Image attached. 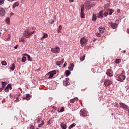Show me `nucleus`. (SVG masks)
Here are the masks:
<instances>
[{
  "label": "nucleus",
  "mask_w": 129,
  "mask_h": 129,
  "mask_svg": "<svg viewBox=\"0 0 129 129\" xmlns=\"http://www.w3.org/2000/svg\"><path fill=\"white\" fill-rule=\"evenodd\" d=\"M35 32L36 31H31V30L30 29H26L23 34V36L25 38H30L31 35H33V34L35 33Z\"/></svg>",
  "instance_id": "nucleus-1"
},
{
  "label": "nucleus",
  "mask_w": 129,
  "mask_h": 129,
  "mask_svg": "<svg viewBox=\"0 0 129 129\" xmlns=\"http://www.w3.org/2000/svg\"><path fill=\"white\" fill-rule=\"evenodd\" d=\"M117 80L122 82L124 79H125V75H124L123 73H121L120 75H117L116 76Z\"/></svg>",
  "instance_id": "nucleus-2"
},
{
  "label": "nucleus",
  "mask_w": 129,
  "mask_h": 129,
  "mask_svg": "<svg viewBox=\"0 0 129 129\" xmlns=\"http://www.w3.org/2000/svg\"><path fill=\"white\" fill-rule=\"evenodd\" d=\"M117 24H118V21L116 20L115 23L112 22H108V25L110 26L112 29H116L117 28Z\"/></svg>",
  "instance_id": "nucleus-3"
},
{
  "label": "nucleus",
  "mask_w": 129,
  "mask_h": 129,
  "mask_svg": "<svg viewBox=\"0 0 129 129\" xmlns=\"http://www.w3.org/2000/svg\"><path fill=\"white\" fill-rule=\"evenodd\" d=\"M87 114H88V112L87 111L82 109L80 111V116H82L83 117H85V116H87Z\"/></svg>",
  "instance_id": "nucleus-4"
},
{
  "label": "nucleus",
  "mask_w": 129,
  "mask_h": 129,
  "mask_svg": "<svg viewBox=\"0 0 129 129\" xmlns=\"http://www.w3.org/2000/svg\"><path fill=\"white\" fill-rule=\"evenodd\" d=\"M57 72L55 70L49 72L47 74V75L49 76L48 79H50L51 78H53L54 77V75L56 74Z\"/></svg>",
  "instance_id": "nucleus-5"
},
{
  "label": "nucleus",
  "mask_w": 129,
  "mask_h": 129,
  "mask_svg": "<svg viewBox=\"0 0 129 129\" xmlns=\"http://www.w3.org/2000/svg\"><path fill=\"white\" fill-rule=\"evenodd\" d=\"M51 51L52 53H56L57 54H59V53H60V48H59L58 46H56L54 48H51Z\"/></svg>",
  "instance_id": "nucleus-6"
},
{
  "label": "nucleus",
  "mask_w": 129,
  "mask_h": 129,
  "mask_svg": "<svg viewBox=\"0 0 129 129\" xmlns=\"http://www.w3.org/2000/svg\"><path fill=\"white\" fill-rule=\"evenodd\" d=\"M106 74L109 77H112L113 76V71H112V70L109 69L106 71Z\"/></svg>",
  "instance_id": "nucleus-7"
},
{
  "label": "nucleus",
  "mask_w": 129,
  "mask_h": 129,
  "mask_svg": "<svg viewBox=\"0 0 129 129\" xmlns=\"http://www.w3.org/2000/svg\"><path fill=\"white\" fill-rule=\"evenodd\" d=\"M104 84V85L107 87L108 86H109V85L112 84V81L111 80L106 79L105 80Z\"/></svg>",
  "instance_id": "nucleus-8"
},
{
  "label": "nucleus",
  "mask_w": 129,
  "mask_h": 129,
  "mask_svg": "<svg viewBox=\"0 0 129 129\" xmlns=\"http://www.w3.org/2000/svg\"><path fill=\"white\" fill-rule=\"evenodd\" d=\"M86 43H87V39L85 37H84L81 39L80 44L82 46H84Z\"/></svg>",
  "instance_id": "nucleus-9"
},
{
  "label": "nucleus",
  "mask_w": 129,
  "mask_h": 129,
  "mask_svg": "<svg viewBox=\"0 0 129 129\" xmlns=\"http://www.w3.org/2000/svg\"><path fill=\"white\" fill-rule=\"evenodd\" d=\"M81 18H85V14H84V6L81 8Z\"/></svg>",
  "instance_id": "nucleus-10"
},
{
  "label": "nucleus",
  "mask_w": 129,
  "mask_h": 129,
  "mask_svg": "<svg viewBox=\"0 0 129 129\" xmlns=\"http://www.w3.org/2000/svg\"><path fill=\"white\" fill-rule=\"evenodd\" d=\"M119 107H121V108H122L123 109L126 110L128 107L127 105H125V104L123 103L120 102L119 103Z\"/></svg>",
  "instance_id": "nucleus-11"
},
{
  "label": "nucleus",
  "mask_w": 129,
  "mask_h": 129,
  "mask_svg": "<svg viewBox=\"0 0 129 129\" xmlns=\"http://www.w3.org/2000/svg\"><path fill=\"white\" fill-rule=\"evenodd\" d=\"M85 8L86 10H90L92 8V4H90V2H87L85 4Z\"/></svg>",
  "instance_id": "nucleus-12"
},
{
  "label": "nucleus",
  "mask_w": 129,
  "mask_h": 129,
  "mask_svg": "<svg viewBox=\"0 0 129 129\" xmlns=\"http://www.w3.org/2000/svg\"><path fill=\"white\" fill-rule=\"evenodd\" d=\"M97 18L98 19H101L103 18V11H100L98 14H97Z\"/></svg>",
  "instance_id": "nucleus-13"
},
{
  "label": "nucleus",
  "mask_w": 129,
  "mask_h": 129,
  "mask_svg": "<svg viewBox=\"0 0 129 129\" xmlns=\"http://www.w3.org/2000/svg\"><path fill=\"white\" fill-rule=\"evenodd\" d=\"M6 13V10L4 8H0V16L4 17L5 14Z\"/></svg>",
  "instance_id": "nucleus-14"
},
{
  "label": "nucleus",
  "mask_w": 129,
  "mask_h": 129,
  "mask_svg": "<svg viewBox=\"0 0 129 129\" xmlns=\"http://www.w3.org/2000/svg\"><path fill=\"white\" fill-rule=\"evenodd\" d=\"M64 62V59H62L61 60H57L55 61V63L58 66H59L60 65H62Z\"/></svg>",
  "instance_id": "nucleus-15"
},
{
  "label": "nucleus",
  "mask_w": 129,
  "mask_h": 129,
  "mask_svg": "<svg viewBox=\"0 0 129 129\" xmlns=\"http://www.w3.org/2000/svg\"><path fill=\"white\" fill-rule=\"evenodd\" d=\"M1 83L2 84V87L0 88V92H2L4 88L6 87V86L7 85V82H1Z\"/></svg>",
  "instance_id": "nucleus-16"
},
{
  "label": "nucleus",
  "mask_w": 129,
  "mask_h": 129,
  "mask_svg": "<svg viewBox=\"0 0 129 129\" xmlns=\"http://www.w3.org/2000/svg\"><path fill=\"white\" fill-rule=\"evenodd\" d=\"M105 30V27L102 26H100L99 27V32L100 34H103Z\"/></svg>",
  "instance_id": "nucleus-17"
},
{
  "label": "nucleus",
  "mask_w": 129,
  "mask_h": 129,
  "mask_svg": "<svg viewBox=\"0 0 129 129\" xmlns=\"http://www.w3.org/2000/svg\"><path fill=\"white\" fill-rule=\"evenodd\" d=\"M31 97H32V95H30L29 94H27L26 95V97H23V100H25L26 99V100H30Z\"/></svg>",
  "instance_id": "nucleus-18"
},
{
  "label": "nucleus",
  "mask_w": 129,
  "mask_h": 129,
  "mask_svg": "<svg viewBox=\"0 0 129 129\" xmlns=\"http://www.w3.org/2000/svg\"><path fill=\"white\" fill-rule=\"evenodd\" d=\"M24 56H27V60L28 61H33V59L32 58V57H31V56H30V55L28 54H23Z\"/></svg>",
  "instance_id": "nucleus-19"
},
{
  "label": "nucleus",
  "mask_w": 129,
  "mask_h": 129,
  "mask_svg": "<svg viewBox=\"0 0 129 129\" xmlns=\"http://www.w3.org/2000/svg\"><path fill=\"white\" fill-rule=\"evenodd\" d=\"M60 127L62 129H66L67 128V125L66 123H64V122H62L60 123Z\"/></svg>",
  "instance_id": "nucleus-20"
},
{
  "label": "nucleus",
  "mask_w": 129,
  "mask_h": 129,
  "mask_svg": "<svg viewBox=\"0 0 129 129\" xmlns=\"http://www.w3.org/2000/svg\"><path fill=\"white\" fill-rule=\"evenodd\" d=\"M77 100H78V98L76 97L73 99H71L70 100V103H74L75 102V101H77Z\"/></svg>",
  "instance_id": "nucleus-21"
},
{
  "label": "nucleus",
  "mask_w": 129,
  "mask_h": 129,
  "mask_svg": "<svg viewBox=\"0 0 129 129\" xmlns=\"http://www.w3.org/2000/svg\"><path fill=\"white\" fill-rule=\"evenodd\" d=\"M20 4L19 3V2H16V3H15L13 5V9H16V7H19Z\"/></svg>",
  "instance_id": "nucleus-22"
},
{
  "label": "nucleus",
  "mask_w": 129,
  "mask_h": 129,
  "mask_svg": "<svg viewBox=\"0 0 129 129\" xmlns=\"http://www.w3.org/2000/svg\"><path fill=\"white\" fill-rule=\"evenodd\" d=\"M63 84L64 86H68L69 85H70V83L69 82H67L66 81H63Z\"/></svg>",
  "instance_id": "nucleus-23"
},
{
  "label": "nucleus",
  "mask_w": 129,
  "mask_h": 129,
  "mask_svg": "<svg viewBox=\"0 0 129 129\" xmlns=\"http://www.w3.org/2000/svg\"><path fill=\"white\" fill-rule=\"evenodd\" d=\"M109 9H108L107 10H106V11L104 13H103V16H104V17H107V16H108V12H109Z\"/></svg>",
  "instance_id": "nucleus-24"
},
{
  "label": "nucleus",
  "mask_w": 129,
  "mask_h": 129,
  "mask_svg": "<svg viewBox=\"0 0 129 129\" xmlns=\"http://www.w3.org/2000/svg\"><path fill=\"white\" fill-rule=\"evenodd\" d=\"M97 16H96V15L93 14V18H92L93 22H95L97 20Z\"/></svg>",
  "instance_id": "nucleus-25"
},
{
  "label": "nucleus",
  "mask_w": 129,
  "mask_h": 129,
  "mask_svg": "<svg viewBox=\"0 0 129 129\" xmlns=\"http://www.w3.org/2000/svg\"><path fill=\"white\" fill-rule=\"evenodd\" d=\"M73 67H74V64L71 63L70 67H69V69L72 71V70H73Z\"/></svg>",
  "instance_id": "nucleus-26"
},
{
  "label": "nucleus",
  "mask_w": 129,
  "mask_h": 129,
  "mask_svg": "<svg viewBox=\"0 0 129 129\" xmlns=\"http://www.w3.org/2000/svg\"><path fill=\"white\" fill-rule=\"evenodd\" d=\"M15 68H16V66L15 65V63H12L10 69L12 70V71H14V70H15Z\"/></svg>",
  "instance_id": "nucleus-27"
},
{
  "label": "nucleus",
  "mask_w": 129,
  "mask_h": 129,
  "mask_svg": "<svg viewBox=\"0 0 129 129\" xmlns=\"http://www.w3.org/2000/svg\"><path fill=\"white\" fill-rule=\"evenodd\" d=\"M48 37V34L47 33H44L43 36L41 38V40H43V39H46Z\"/></svg>",
  "instance_id": "nucleus-28"
},
{
  "label": "nucleus",
  "mask_w": 129,
  "mask_h": 129,
  "mask_svg": "<svg viewBox=\"0 0 129 129\" xmlns=\"http://www.w3.org/2000/svg\"><path fill=\"white\" fill-rule=\"evenodd\" d=\"M76 125V124L75 123H74L73 124H72L69 127V129H72V127H74V126H75Z\"/></svg>",
  "instance_id": "nucleus-29"
},
{
  "label": "nucleus",
  "mask_w": 129,
  "mask_h": 129,
  "mask_svg": "<svg viewBox=\"0 0 129 129\" xmlns=\"http://www.w3.org/2000/svg\"><path fill=\"white\" fill-rule=\"evenodd\" d=\"M11 38H12V36H11V35H10V34H8V35L7 36V38L5 41H10Z\"/></svg>",
  "instance_id": "nucleus-30"
},
{
  "label": "nucleus",
  "mask_w": 129,
  "mask_h": 129,
  "mask_svg": "<svg viewBox=\"0 0 129 129\" xmlns=\"http://www.w3.org/2000/svg\"><path fill=\"white\" fill-rule=\"evenodd\" d=\"M62 30V26L59 25L58 28L57 33H60Z\"/></svg>",
  "instance_id": "nucleus-31"
},
{
  "label": "nucleus",
  "mask_w": 129,
  "mask_h": 129,
  "mask_svg": "<svg viewBox=\"0 0 129 129\" xmlns=\"http://www.w3.org/2000/svg\"><path fill=\"white\" fill-rule=\"evenodd\" d=\"M10 18H7L6 19V22L8 25H10Z\"/></svg>",
  "instance_id": "nucleus-32"
},
{
  "label": "nucleus",
  "mask_w": 129,
  "mask_h": 129,
  "mask_svg": "<svg viewBox=\"0 0 129 129\" xmlns=\"http://www.w3.org/2000/svg\"><path fill=\"white\" fill-rule=\"evenodd\" d=\"M65 73H66V75L67 76H69V75H70V74L71 73V72H70L69 70H68V71H66Z\"/></svg>",
  "instance_id": "nucleus-33"
},
{
  "label": "nucleus",
  "mask_w": 129,
  "mask_h": 129,
  "mask_svg": "<svg viewBox=\"0 0 129 129\" xmlns=\"http://www.w3.org/2000/svg\"><path fill=\"white\" fill-rule=\"evenodd\" d=\"M44 120L41 121V123L38 124L39 127H41V126H43V124H44Z\"/></svg>",
  "instance_id": "nucleus-34"
},
{
  "label": "nucleus",
  "mask_w": 129,
  "mask_h": 129,
  "mask_svg": "<svg viewBox=\"0 0 129 129\" xmlns=\"http://www.w3.org/2000/svg\"><path fill=\"white\" fill-rule=\"evenodd\" d=\"M48 23H49V24H50V25H52L53 23H54V20L53 19H50L48 21Z\"/></svg>",
  "instance_id": "nucleus-35"
},
{
  "label": "nucleus",
  "mask_w": 129,
  "mask_h": 129,
  "mask_svg": "<svg viewBox=\"0 0 129 129\" xmlns=\"http://www.w3.org/2000/svg\"><path fill=\"white\" fill-rule=\"evenodd\" d=\"M80 59L81 61H84V59H85V54L83 56H81L80 57Z\"/></svg>",
  "instance_id": "nucleus-36"
},
{
  "label": "nucleus",
  "mask_w": 129,
  "mask_h": 129,
  "mask_svg": "<svg viewBox=\"0 0 129 129\" xmlns=\"http://www.w3.org/2000/svg\"><path fill=\"white\" fill-rule=\"evenodd\" d=\"M112 13H113V10L112 9L109 10V15L111 16L112 15Z\"/></svg>",
  "instance_id": "nucleus-37"
},
{
  "label": "nucleus",
  "mask_w": 129,
  "mask_h": 129,
  "mask_svg": "<svg viewBox=\"0 0 129 129\" xmlns=\"http://www.w3.org/2000/svg\"><path fill=\"white\" fill-rule=\"evenodd\" d=\"M27 60V57L23 56L22 58V62H26Z\"/></svg>",
  "instance_id": "nucleus-38"
},
{
  "label": "nucleus",
  "mask_w": 129,
  "mask_h": 129,
  "mask_svg": "<svg viewBox=\"0 0 129 129\" xmlns=\"http://www.w3.org/2000/svg\"><path fill=\"white\" fill-rule=\"evenodd\" d=\"M2 65L6 66L7 64V61H6L5 60H3V61H2Z\"/></svg>",
  "instance_id": "nucleus-39"
},
{
  "label": "nucleus",
  "mask_w": 129,
  "mask_h": 129,
  "mask_svg": "<svg viewBox=\"0 0 129 129\" xmlns=\"http://www.w3.org/2000/svg\"><path fill=\"white\" fill-rule=\"evenodd\" d=\"M6 88H8V89H10V90H12V85H11L10 84H9Z\"/></svg>",
  "instance_id": "nucleus-40"
},
{
  "label": "nucleus",
  "mask_w": 129,
  "mask_h": 129,
  "mask_svg": "<svg viewBox=\"0 0 129 129\" xmlns=\"http://www.w3.org/2000/svg\"><path fill=\"white\" fill-rule=\"evenodd\" d=\"M108 7H109V4H107L104 5V8L106 10L107 9V8H108Z\"/></svg>",
  "instance_id": "nucleus-41"
},
{
  "label": "nucleus",
  "mask_w": 129,
  "mask_h": 129,
  "mask_svg": "<svg viewBox=\"0 0 129 129\" xmlns=\"http://www.w3.org/2000/svg\"><path fill=\"white\" fill-rule=\"evenodd\" d=\"M4 3L5 0H0V6H2V5H4Z\"/></svg>",
  "instance_id": "nucleus-42"
},
{
  "label": "nucleus",
  "mask_w": 129,
  "mask_h": 129,
  "mask_svg": "<svg viewBox=\"0 0 129 129\" xmlns=\"http://www.w3.org/2000/svg\"><path fill=\"white\" fill-rule=\"evenodd\" d=\"M19 42H20V43H22V42H25V39H24V38H20V39H19Z\"/></svg>",
  "instance_id": "nucleus-43"
},
{
  "label": "nucleus",
  "mask_w": 129,
  "mask_h": 129,
  "mask_svg": "<svg viewBox=\"0 0 129 129\" xmlns=\"http://www.w3.org/2000/svg\"><path fill=\"white\" fill-rule=\"evenodd\" d=\"M64 110H65V109L64 108V107H61V108L60 109V112H63V111H64Z\"/></svg>",
  "instance_id": "nucleus-44"
},
{
  "label": "nucleus",
  "mask_w": 129,
  "mask_h": 129,
  "mask_svg": "<svg viewBox=\"0 0 129 129\" xmlns=\"http://www.w3.org/2000/svg\"><path fill=\"white\" fill-rule=\"evenodd\" d=\"M115 63L118 64V63H120V59H116L115 61Z\"/></svg>",
  "instance_id": "nucleus-45"
},
{
  "label": "nucleus",
  "mask_w": 129,
  "mask_h": 129,
  "mask_svg": "<svg viewBox=\"0 0 129 129\" xmlns=\"http://www.w3.org/2000/svg\"><path fill=\"white\" fill-rule=\"evenodd\" d=\"M41 119H42V118H37V123H39V122H40V121H41Z\"/></svg>",
  "instance_id": "nucleus-46"
},
{
  "label": "nucleus",
  "mask_w": 129,
  "mask_h": 129,
  "mask_svg": "<svg viewBox=\"0 0 129 129\" xmlns=\"http://www.w3.org/2000/svg\"><path fill=\"white\" fill-rule=\"evenodd\" d=\"M5 92H9V91H10V90L8 88H6V89H5Z\"/></svg>",
  "instance_id": "nucleus-47"
},
{
  "label": "nucleus",
  "mask_w": 129,
  "mask_h": 129,
  "mask_svg": "<svg viewBox=\"0 0 129 129\" xmlns=\"http://www.w3.org/2000/svg\"><path fill=\"white\" fill-rule=\"evenodd\" d=\"M96 36H97V37H101V35H100V33L97 32V33H96Z\"/></svg>",
  "instance_id": "nucleus-48"
},
{
  "label": "nucleus",
  "mask_w": 129,
  "mask_h": 129,
  "mask_svg": "<svg viewBox=\"0 0 129 129\" xmlns=\"http://www.w3.org/2000/svg\"><path fill=\"white\" fill-rule=\"evenodd\" d=\"M64 81H67L68 82H69V78H67Z\"/></svg>",
  "instance_id": "nucleus-49"
},
{
  "label": "nucleus",
  "mask_w": 129,
  "mask_h": 129,
  "mask_svg": "<svg viewBox=\"0 0 129 129\" xmlns=\"http://www.w3.org/2000/svg\"><path fill=\"white\" fill-rule=\"evenodd\" d=\"M67 66V63L65 62L63 64V67H66Z\"/></svg>",
  "instance_id": "nucleus-50"
},
{
  "label": "nucleus",
  "mask_w": 129,
  "mask_h": 129,
  "mask_svg": "<svg viewBox=\"0 0 129 129\" xmlns=\"http://www.w3.org/2000/svg\"><path fill=\"white\" fill-rule=\"evenodd\" d=\"M19 46V45H16V46H14V48H15V49H18V47Z\"/></svg>",
  "instance_id": "nucleus-51"
},
{
  "label": "nucleus",
  "mask_w": 129,
  "mask_h": 129,
  "mask_svg": "<svg viewBox=\"0 0 129 129\" xmlns=\"http://www.w3.org/2000/svg\"><path fill=\"white\" fill-rule=\"evenodd\" d=\"M69 2H70V3H73V2H74V0H69Z\"/></svg>",
  "instance_id": "nucleus-52"
},
{
  "label": "nucleus",
  "mask_w": 129,
  "mask_h": 129,
  "mask_svg": "<svg viewBox=\"0 0 129 129\" xmlns=\"http://www.w3.org/2000/svg\"><path fill=\"white\" fill-rule=\"evenodd\" d=\"M10 15H11V16H13V15H14V13H10Z\"/></svg>",
  "instance_id": "nucleus-53"
},
{
  "label": "nucleus",
  "mask_w": 129,
  "mask_h": 129,
  "mask_svg": "<svg viewBox=\"0 0 129 129\" xmlns=\"http://www.w3.org/2000/svg\"><path fill=\"white\" fill-rule=\"evenodd\" d=\"M47 123H48V124H50V120H49V121L47 122Z\"/></svg>",
  "instance_id": "nucleus-54"
},
{
  "label": "nucleus",
  "mask_w": 129,
  "mask_h": 129,
  "mask_svg": "<svg viewBox=\"0 0 129 129\" xmlns=\"http://www.w3.org/2000/svg\"><path fill=\"white\" fill-rule=\"evenodd\" d=\"M123 53H125V50H123Z\"/></svg>",
  "instance_id": "nucleus-55"
},
{
  "label": "nucleus",
  "mask_w": 129,
  "mask_h": 129,
  "mask_svg": "<svg viewBox=\"0 0 129 129\" xmlns=\"http://www.w3.org/2000/svg\"><path fill=\"white\" fill-rule=\"evenodd\" d=\"M128 112H129V109L128 110Z\"/></svg>",
  "instance_id": "nucleus-56"
},
{
  "label": "nucleus",
  "mask_w": 129,
  "mask_h": 129,
  "mask_svg": "<svg viewBox=\"0 0 129 129\" xmlns=\"http://www.w3.org/2000/svg\"><path fill=\"white\" fill-rule=\"evenodd\" d=\"M11 129H13V128H11Z\"/></svg>",
  "instance_id": "nucleus-57"
}]
</instances>
